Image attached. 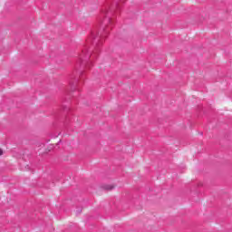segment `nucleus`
I'll list each match as a JSON object with an SVG mask.
<instances>
[{
    "label": "nucleus",
    "instance_id": "obj_1",
    "mask_svg": "<svg viewBox=\"0 0 232 232\" xmlns=\"http://www.w3.org/2000/svg\"><path fill=\"white\" fill-rule=\"evenodd\" d=\"M115 188V185H107L105 187V189H108V191H111V189Z\"/></svg>",
    "mask_w": 232,
    "mask_h": 232
},
{
    "label": "nucleus",
    "instance_id": "obj_2",
    "mask_svg": "<svg viewBox=\"0 0 232 232\" xmlns=\"http://www.w3.org/2000/svg\"><path fill=\"white\" fill-rule=\"evenodd\" d=\"M82 55H86V49H83V50L82 51V54H81V56H80L81 59H82Z\"/></svg>",
    "mask_w": 232,
    "mask_h": 232
},
{
    "label": "nucleus",
    "instance_id": "obj_3",
    "mask_svg": "<svg viewBox=\"0 0 232 232\" xmlns=\"http://www.w3.org/2000/svg\"><path fill=\"white\" fill-rule=\"evenodd\" d=\"M107 13H108L107 10H103V11H102V15H106Z\"/></svg>",
    "mask_w": 232,
    "mask_h": 232
},
{
    "label": "nucleus",
    "instance_id": "obj_4",
    "mask_svg": "<svg viewBox=\"0 0 232 232\" xmlns=\"http://www.w3.org/2000/svg\"><path fill=\"white\" fill-rule=\"evenodd\" d=\"M92 38H95V33H92Z\"/></svg>",
    "mask_w": 232,
    "mask_h": 232
},
{
    "label": "nucleus",
    "instance_id": "obj_5",
    "mask_svg": "<svg viewBox=\"0 0 232 232\" xmlns=\"http://www.w3.org/2000/svg\"><path fill=\"white\" fill-rule=\"evenodd\" d=\"M3 155V150L0 149V156Z\"/></svg>",
    "mask_w": 232,
    "mask_h": 232
}]
</instances>
